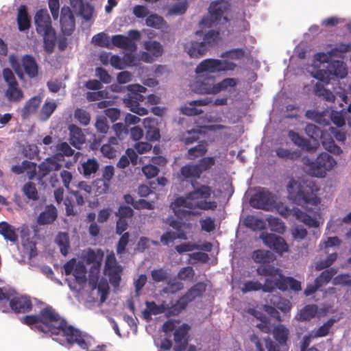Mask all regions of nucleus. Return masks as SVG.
<instances>
[{"label": "nucleus", "mask_w": 351, "mask_h": 351, "mask_svg": "<svg viewBox=\"0 0 351 351\" xmlns=\"http://www.w3.org/2000/svg\"><path fill=\"white\" fill-rule=\"evenodd\" d=\"M27 326L35 328L49 336L62 335L69 346L77 345L80 349L88 350L90 343L88 334L68 324L54 308L48 306L42 309L38 315H27L21 319Z\"/></svg>", "instance_id": "obj_1"}, {"label": "nucleus", "mask_w": 351, "mask_h": 351, "mask_svg": "<svg viewBox=\"0 0 351 351\" xmlns=\"http://www.w3.org/2000/svg\"><path fill=\"white\" fill-rule=\"evenodd\" d=\"M289 197L296 204L303 206H317L320 199L317 195L319 188L313 180H303L298 182L295 180L289 181L287 185Z\"/></svg>", "instance_id": "obj_2"}, {"label": "nucleus", "mask_w": 351, "mask_h": 351, "mask_svg": "<svg viewBox=\"0 0 351 351\" xmlns=\"http://www.w3.org/2000/svg\"><path fill=\"white\" fill-rule=\"evenodd\" d=\"M187 197V193L185 197H178L171 203L170 208L173 210L174 215L180 219L189 220L190 216H197L200 213L195 210L199 208L204 210H215L217 206V202L215 201H198L195 204L192 202Z\"/></svg>", "instance_id": "obj_3"}, {"label": "nucleus", "mask_w": 351, "mask_h": 351, "mask_svg": "<svg viewBox=\"0 0 351 351\" xmlns=\"http://www.w3.org/2000/svg\"><path fill=\"white\" fill-rule=\"evenodd\" d=\"M128 36L122 34H116L112 36V45L118 48L128 51L123 56V61L124 68L126 66H134L137 65V58L134 54L138 49L135 41H138L141 38V34L138 30L131 29L128 31Z\"/></svg>", "instance_id": "obj_4"}, {"label": "nucleus", "mask_w": 351, "mask_h": 351, "mask_svg": "<svg viewBox=\"0 0 351 351\" xmlns=\"http://www.w3.org/2000/svg\"><path fill=\"white\" fill-rule=\"evenodd\" d=\"M195 93L203 95H213L211 97H205L202 99L193 100L189 102L190 106H182L180 112L186 116H195L200 114L203 110L195 107V106H206L213 104L214 106H223L227 104V97L215 98V95L222 89H193Z\"/></svg>", "instance_id": "obj_5"}, {"label": "nucleus", "mask_w": 351, "mask_h": 351, "mask_svg": "<svg viewBox=\"0 0 351 351\" xmlns=\"http://www.w3.org/2000/svg\"><path fill=\"white\" fill-rule=\"evenodd\" d=\"M9 62L20 80L24 79V73L27 74L30 78H34L38 75V64L35 58L31 55L26 54L22 57V65L14 55L10 56Z\"/></svg>", "instance_id": "obj_6"}, {"label": "nucleus", "mask_w": 351, "mask_h": 351, "mask_svg": "<svg viewBox=\"0 0 351 351\" xmlns=\"http://www.w3.org/2000/svg\"><path fill=\"white\" fill-rule=\"evenodd\" d=\"M215 165L214 157H203L197 163L186 164L181 167L180 175L186 180H197L206 171Z\"/></svg>", "instance_id": "obj_7"}, {"label": "nucleus", "mask_w": 351, "mask_h": 351, "mask_svg": "<svg viewBox=\"0 0 351 351\" xmlns=\"http://www.w3.org/2000/svg\"><path fill=\"white\" fill-rule=\"evenodd\" d=\"M304 163L309 167L310 174L318 178L324 177L337 165L334 158L326 152L321 153L315 160L307 158Z\"/></svg>", "instance_id": "obj_8"}, {"label": "nucleus", "mask_w": 351, "mask_h": 351, "mask_svg": "<svg viewBox=\"0 0 351 351\" xmlns=\"http://www.w3.org/2000/svg\"><path fill=\"white\" fill-rule=\"evenodd\" d=\"M129 92L127 96L123 99V104L132 112L140 115H145L148 110L143 107L141 104L146 99L142 93H145L147 89H128Z\"/></svg>", "instance_id": "obj_9"}, {"label": "nucleus", "mask_w": 351, "mask_h": 351, "mask_svg": "<svg viewBox=\"0 0 351 351\" xmlns=\"http://www.w3.org/2000/svg\"><path fill=\"white\" fill-rule=\"evenodd\" d=\"M60 161L58 154L45 158L38 166V179L42 180L51 172L59 171L62 167Z\"/></svg>", "instance_id": "obj_10"}, {"label": "nucleus", "mask_w": 351, "mask_h": 351, "mask_svg": "<svg viewBox=\"0 0 351 351\" xmlns=\"http://www.w3.org/2000/svg\"><path fill=\"white\" fill-rule=\"evenodd\" d=\"M209 15L204 16L199 25L202 27H211L215 23L219 22L224 13V8L219 2H212L208 9Z\"/></svg>", "instance_id": "obj_11"}, {"label": "nucleus", "mask_w": 351, "mask_h": 351, "mask_svg": "<svg viewBox=\"0 0 351 351\" xmlns=\"http://www.w3.org/2000/svg\"><path fill=\"white\" fill-rule=\"evenodd\" d=\"M274 202V197L269 191L263 189L256 192L250 199L253 208L268 210Z\"/></svg>", "instance_id": "obj_12"}, {"label": "nucleus", "mask_w": 351, "mask_h": 351, "mask_svg": "<svg viewBox=\"0 0 351 351\" xmlns=\"http://www.w3.org/2000/svg\"><path fill=\"white\" fill-rule=\"evenodd\" d=\"M61 31L64 36H70L75 27V17L69 7H62L60 14Z\"/></svg>", "instance_id": "obj_13"}, {"label": "nucleus", "mask_w": 351, "mask_h": 351, "mask_svg": "<svg viewBox=\"0 0 351 351\" xmlns=\"http://www.w3.org/2000/svg\"><path fill=\"white\" fill-rule=\"evenodd\" d=\"M9 306L11 310L16 313H26L32 311L33 304L27 295H14L11 299Z\"/></svg>", "instance_id": "obj_14"}, {"label": "nucleus", "mask_w": 351, "mask_h": 351, "mask_svg": "<svg viewBox=\"0 0 351 351\" xmlns=\"http://www.w3.org/2000/svg\"><path fill=\"white\" fill-rule=\"evenodd\" d=\"M34 23L36 31L38 34H41L42 32L47 31V29L53 27L51 18L47 9H40L36 12Z\"/></svg>", "instance_id": "obj_15"}, {"label": "nucleus", "mask_w": 351, "mask_h": 351, "mask_svg": "<svg viewBox=\"0 0 351 351\" xmlns=\"http://www.w3.org/2000/svg\"><path fill=\"white\" fill-rule=\"evenodd\" d=\"M288 137L294 145L307 152H315L319 147L318 142L313 145L309 140L291 130L288 132Z\"/></svg>", "instance_id": "obj_16"}, {"label": "nucleus", "mask_w": 351, "mask_h": 351, "mask_svg": "<svg viewBox=\"0 0 351 351\" xmlns=\"http://www.w3.org/2000/svg\"><path fill=\"white\" fill-rule=\"evenodd\" d=\"M195 71L197 74V77L199 80L204 77L207 81V77H208L207 73L210 74L217 73L215 58H207L203 60L197 65ZM210 76V75H209V77Z\"/></svg>", "instance_id": "obj_17"}, {"label": "nucleus", "mask_w": 351, "mask_h": 351, "mask_svg": "<svg viewBox=\"0 0 351 351\" xmlns=\"http://www.w3.org/2000/svg\"><path fill=\"white\" fill-rule=\"evenodd\" d=\"M42 102V97L39 95L34 96L26 101L21 110V117L23 119L29 118L35 113Z\"/></svg>", "instance_id": "obj_18"}, {"label": "nucleus", "mask_w": 351, "mask_h": 351, "mask_svg": "<svg viewBox=\"0 0 351 351\" xmlns=\"http://www.w3.org/2000/svg\"><path fill=\"white\" fill-rule=\"evenodd\" d=\"M69 142L76 149H80L85 143L86 137L81 128L75 125H71L69 127Z\"/></svg>", "instance_id": "obj_19"}, {"label": "nucleus", "mask_w": 351, "mask_h": 351, "mask_svg": "<svg viewBox=\"0 0 351 351\" xmlns=\"http://www.w3.org/2000/svg\"><path fill=\"white\" fill-rule=\"evenodd\" d=\"M193 186L194 189L187 193V197L191 200L204 199V201H206V199H208L213 193L212 188L205 184L195 187L193 184Z\"/></svg>", "instance_id": "obj_20"}, {"label": "nucleus", "mask_w": 351, "mask_h": 351, "mask_svg": "<svg viewBox=\"0 0 351 351\" xmlns=\"http://www.w3.org/2000/svg\"><path fill=\"white\" fill-rule=\"evenodd\" d=\"M186 327V324H183L174 332L173 336L176 345L173 349L175 351H182L186 348L187 341L185 339L188 332Z\"/></svg>", "instance_id": "obj_21"}, {"label": "nucleus", "mask_w": 351, "mask_h": 351, "mask_svg": "<svg viewBox=\"0 0 351 351\" xmlns=\"http://www.w3.org/2000/svg\"><path fill=\"white\" fill-rule=\"evenodd\" d=\"M16 21L19 31L24 32L29 29L31 26V19L28 14L26 5H20L18 10Z\"/></svg>", "instance_id": "obj_22"}, {"label": "nucleus", "mask_w": 351, "mask_h": 351, "mask_svg": "<svg viewBox=\"0 0 351 351\" xmlns=\"http://www.w3.org/2000/svg\"><path fill=\"white\" fill-rule=\"evenodd\" d=\"M206 289V285L203 282H199L193 285L182 297L189 304L197 298L201 297Z\"/></svg>", "instance_id": "obj_23"}, {"label": "nucleus", "mask_w": 351, "mask_h": 351, "mask_svg": "<svg viewBox=\"0 0 351 351\" xmlns=\"http://www.w3.org/2000/svg\"><path fill=\"white\" fill-rule=\"evenodd\" d=\"M0 234L8 241L14 244L18 243V234L15 228L6 221L0 222Z\"/></svg>", "instance_id": "obj_24"}, {"label": "nucleus", "mask_w": 351, "mask_h": 351, "mask_svg": "<svg viewBox=\"0 0 351 351\" xmlns=\"http://www.w3.org/2000/svg\"><path fill=\"white\" fill-rule=\"evenodd\" d=\"M184 49L190 57L194 58H199L208 51L204 45L198 41H192L189 44H186Z\"/></svg>", "instance_id": "obj_25"}, {"label": "nucleus", "mask_w": 351, "mask_h": 351, "mask_svg": "<svg viewBox=\"0 0 351 351\" xmlns=\"http://www.w3.org/2000/svg\"><path fill=\"white\" fill-rule=\"evenodd\" d=\"M57 210L53 205L47 206L38 217V223L45 225L53 223L57 218Z\"/></svg>", "instance_id": "obj_26"}, {"label": "nucleus", "mask_w": 351, "mask_h": 351, "mask_svg": "<svg viewBox=\"0 0 351 351\" xmlns=\"http://www.w3.org/2000/svg\"><path fill=\"white\" fill-rule=\"evenodd\" d=\"M220 40L219 32L217 30L210 29L204 34L201 43L208 51L216 47Z\"/></svg>", "instance_id": "obj_27"}, {"label": "nucleus", "mask_w": 351, "mask_h": 351, "mask_svg": "<svg viewBox=\"0 0 351 351\" xmlns=\"http://www.w3.org/2000/svg\"><path fill=\"white\" fill-rule=\"evenodd\" d=\"M104 255V254L101 249L95 250L89 248L84 255V259L86 264H94L97 267H100Z\"/></svg>", "instance_id": "obj_28"}, {"label": "nucleus", "mask_w": 351, "mask_h": 351, "mask_svg": "<svg viewBox=\"0 0 351 351\" xmlns=\"http://www.w3.org/2000/svg\"><path fill=\"white\" fill-rule=\"evenodd\" d=\"M40 34H42L43 36L45 50L48 53L53 52L57 40L55 29L52 27L47 29V31L42 32Z\"/></svg>", "instance_id": "obj_29"}, {"label": "nucleus", "mask_w": 351, "mask_h": 351, "mask_svg": "<svg viewBox=\"0 0 351 351\" xmlns=\"http://www.w3.org/2000/svg\"><path fill=\"white\" fill-rule=\"evenodd\" d=\"M99 164L95 158H88L82 163L80 173L86 178L95 174L99 169Z\"/></svg>", "instance_id": "obj_30"}, {"label": "nucleus", "mask_w": 351, "mask_h": 351, "mask_svg": "<svg viewBox=\"0 0 351 351\" xmlns=\"http://www.w3.org/2000/svg\"><path fill=\"white\" fill-rule=\"evenodd\" d=\"M275 152L276 156L284 160L295 161L302 156V153L299 150H290L282 147H277Z\"/></svg>", "instance_id": "obj_31"}, {"label": "nucleus", "mask_w": 351, "mask_h": 351, "mask_svg": "<svg viewBox=\"0 0 351 351\" xmlns=\"http://www.w3.org/2000/svg\"><path fill=\"white\" fill-rule=\"evenodd\" d=\"M252 258L253 261L259 264H269L274 260V254L267 250H256L252 252Z\"/></svg>", "instance_id": "obj_32"}, {"label": "nucleus", "mask_w": 351, "mask_h": 351, "mask_svg": "<svg viewBox=\"0 0 351 351\" xmlns=\"http://www.w3.org/2000/svg\"><path fill=\"white\" fill-rule=\"evenodd\" d=\"M269 302L271 304L285 313H289L292 307V304L288 299L278 295H272L269 298Z\"/></svg>", "instance_id": "obj_33"}, {"label": "nucleus", "mask_w": 351, "mask_h": 351, "mask_svg": "<svg viewBox=\"0 0 351 351\" xmlns=\"http://www.w3.org/2000/svg\"><path fill=\"white\" fill-rule=\"evenodd\" d=\"M215 77L210 76L207 77V82H203L204 88H234L237 86V80L234 78H226L217 84H215Z\"/></svg>", "instance_id": "obj_34"}, {"label": "nucleus", "mask_w": 351, "mask_h": 351, "mask_svg": "<svg viewBox=\"0 0 351 351\" xmlns=\"http://www.w3.org/2000/svg\"><path fill=\"white\" fill-rule=\"evenodd\" d=\"M293 216H295L298 220L304 223L306 226L313 228L319 226V222L316 219L303 212L300 208H293Z\"/></svg>", "instance_id": "obj_35"}, {"label": "nucleus", "mask_w": 351, "mask_h": 351, "mask_svg": "<svg viewBox=\"0 0 351 351\" xmlns=\"http://www.w3.org/2000/svg\"><path fill=\"white\" fill-rule=\"evenodd\" d=\"M206 152L207 143L205 141H201L196 146L188 150L186 158L189 160H195L199 157L203 156Z\"/></svg>", "instance_id": "obj_36"}, {"label": "nucleus", "mask_w": 351, "mask_h": 351, "mask_svg": "<svg viewBox=\"0 0 351 351\" xmlns=\"http://www.w3.org/2000/svg\"><path fill=\"white\" fill-rule=\"evenodd\" d=\"M188 303L182 296L175 303H167V310L165 313L169 316L178 315L182 310L185 308Z\"/></svg>", "instance_id": "obj_37"}, {"label": "nucleus", "mask_w": 351, "mask_h": 351, "mask_svg": "<svg viewBox=\"0 0 351 351\" xmlns=\"http://www.w3.org/2000/svg\"><path fill=\"white\" fill-rule=\"evenodd\" d=\"M321 140L324 148L328 152L335 155H339L342 152L341 147L335 144L330 134L326 133Z\"/></svg>", "instance_id": "obj_38"}, {"label": "nucleus", "mask_w": 351, "mask_h": 351, "mask_svg": "<svg viewBox=\"0 0 351 351\" xmlns=\"http://www.w3.org/2000/svg\"><path fill=\"white\" fill-rule=\"evenodd\" d=\"M317 313V306L315 304H308L302 308L297 319L299 321H308L314 318Z\"/></svg>", "instance_id": "obj_39"}, {"label": "nucleus", "mask_w": 351, "mask_h": 351, "mask_svg": "<svg viewBox=\"0 0 351 351\" xmlns=\"http://www.w3.org/2000/svg\"><path fill=\"white\" fill-rule=\"evenodd\" d=\"M201 131L197 129L188 130L182 132L180 136V141L186 145H189L197 141L199 138Z\"/></svg>", "instance_id": "obj_40"}, {"label": "nucleus", "mask_w": 351, "mask_h": 351, "mask_svg": "<svg viewBox=\"0 0 351 351\" xmlns=\"http://www.w3.org/2000/svg\"><path fill=\"white\" fill-rule=\"evenodd\" d=\"M243 223L246 227L253 230H262L265 226L264 221L254 215H247L245 218Z\"/></svg>", "instance_id": "obj_41"}, {"label": "nucleus", "mask_w": 351, "mask_h": 351, "mask_svg": "<svg viewBox=\"0 0 351 351\" xmlns=\"http://www.w3.org/2000/svg\"><path fill=\"white\" fill-rule=\"evenodd\" d=\"M337 267H330L323 271L316 278V282L321 287L328 284L337 273Z\"/></svg>", "instance_id": "obj_42"}, {"label": "nucleus", "mask_w": 351, "mask_h": 351, "mask_svg": "<svg viewBox=\"0 0 351 351\" xmlns=\"http://www.w3.org/2000/svg\"><path fill=\"white\" fill-rule=\"evenodd\" d=\"M144 48L149 52L152 56L158 58L162 56L163 52L162 46L156 40H147L144 42Z\"/></svg>", "instance_id": "obj_43"}, {"label": "nucleus", "mask_w": 351, "mask_h": 351, "mask_svg": "<svg viewBox=\"0 0 351 351\" xmlns=\"http://www.w3.org/2000/svg\"><path fill=\"white\" fill-rule=\"evenodd\" d=\"M245 56V51L243 48H234L222 52L220 55L221 58H226L234 60H239Z\"/></svg>", "instance_id": "obj_44"}, {"label": "nucleus", "mask_w": 351, "mask_h": 351, "mask_svg": "<svg viewBox=\"0 0 351 351\" xmlns=\"http://www.w3.org/2000/svg\"><path fill=\"white\" fill-rule=\"evenodd\" d=\"M217 73L232 71L237 67V64L227 59H216L215 58Z\"/></svg>", "instance_id": "obj_45"}, {"label": "nucleus", "mask_w": 351, "mask_h": 351, "mask_svg": "<svg viewBox=\"0 0 351 351\" xmlns=\"http://www.w3.org/2000/svg\"><path fill=\"white\" fill-rule=\"evenodd\" d=\"M304 132L308 136L316 141L319 138L322 139L326 134L319 127L312 123L306 124Z\"/></svg>", "instance_id": "obj_46"}, {"label": "nucleus", "mask_w": 351, "mask_h": 351, "mask_svg": "<svg viewBox=\"0 0 351 351\" xmlns=\"http://www.w3.org/2000/svg\"><path fill=\"white\" fill-rule=\"evenodd\" d=\"M86 268L82 262H78L74 269L73 275L79 285H83L86 282Z\"/></svg>", "instance_id": "obj_47"}, {"label": "nucleus", "mask_w": 351, "mask_h": 351, "mask_svg": "<svg viewBox=\"0 0 351 351\" xmlns=\"http://www.w3.org/2000/svg\"><path fill=\"white\" fill-rule=\"evenodd\" d=\"M184 289V284L176 278L167 280V285L162 289L164 293H176Z\"/></svg>", "instance_id": "obj_48"}, {"label": "nucleus", "mask_w": 351, "mask_h": 351, "mask_svg": "<svg viewBox=\"0 0 351 351\" xmlns=\"http://www.w3.org/2000/svg\"><path fill=\"white\" fill-rule=\"evenodd\" d=\"M92 43L97 46L112 49L114 46L112 42H110L109 37L104 32L99 33L92 38Z\"/></svg>", "instance_id": "obj_49"}, {"label": "nucleus", "mask_w": 351, "mask_h": 351, "mask_svg": "<svg viewBox=\"0 0 351 351\" xmlns=\"http://www.w3.org/2000/svg\"><path fill=\"white\" fill-rule=\"evenodd\" d=\"M289 334V329L282 325L276 326L273 332L275 339L280 344H284L287 342Z\"/></svg>", "instance_id": "obj_50"}, {"label": "nucleus", "mask_w": 351, "mask_h": 351, "mask_svg": "<svg viewBox=\"0 0 351 351\" xmlns=\"http://www.w3.org/2000/svg\"><path fill=\"white\" fill-rule=\"evenodd\" d=\"M57 108L54 101H46L40 111V118L42 121H47Z\"/></svg>", "instance_id": "obj_51"}, {"label": "nucleus", "mask_w": 351, "mask_h": 351, "mask_svg": "<svg viewBox=\"0 0 351 351\" xmlns=\"http://www.w3.org/2000/svg\"><path fill=\"white\" fill-rule=\"evenodd\" d=\"M266 265H267L258 266L257 267L256 272L259 276L276 277L277 275L280 274V269L276 268L268 264Z\"/></svg>", "instance_id": "obj_52"}, {"label": "nucleus", "mask_w": 351, "mask_h": 351, "mask_svg": "<svg viewBox=\"0 0 351 351\" xmlns=\"http://www.w3.org/2000/svg\"><path fill=\"white\" fill-rule=\"evenodd\" d=\"M335 322L336 320L335 319L330 318L316 330H313L311 332L316 338L326 337L329 333L330 328Z\"/></svg>", "instance_id": "obj_53"}, {"label": "nucleus", "mask_w": 351, "mask_h": 351, "mask_svg": "<svg viewBox=\"0 0 351 351\" xmlns=\"http://www.w3.org/2000/svg\"><path fill=\"white\" fill-rule=\"evenodd\" d=\"M152 120L146 119L144 121V126L146 129V138L147 140L151 141H157L160 138V132L158 128L155 126L147 125V123H151Z\"/></svg>", "instance_id": "obj_54"}, {"label": "nucleus", "mask_w": 351, "mask_h": 351, "mask_svg": "<svg viewBox=\"0 0 351 351\" xmlns=\"http://www.w3.org/2000/svg\"><path fill=\"white\" fill-rule=\"evenodd\" d=\"M22 191L29 199L35 201L38 199V194L36 185L32 182L25 183L22 188Z\"/></svg>", "instance_id": "obj_55"}, {"label": "nucleus", "mask_w": 351, "mask_h": 351, "mask_svg": "<svg viewBox=\"0 0 351 351\" xmlns=\"http://www.w3.org/2000/svg\"><path fill=\"white\" fill-rule=\"evenodd\" d=\"M195 274L193 268L191 266H186L180 269L176 278L180 280L191 282L193 280Z\"/></svg>", "instance_id": "obj_56"}, {"label": "nucleus", "mask_w": 351, "mask_h": 351, "mask_svg": "<svg viewBox=\"0 0 351 351\" xmlns=\"http://www.w3.org/2000/svg\"><path fill=\"white\" fill-rule=\"evenodd\" d=\"M241 291L243 293L262 291V283L257 280H247L243 282Z\"/></svg>", "instance_id": "obj_57"}, {"label": "nucleus", "mask_w": 351, "mask_h": 351, "mask_svg": "<svg viewBox=\"0 0 351 351\" xmlns=\"http://www.w3.org/2000/svg\"><path fill=\"white\" fill-rule=\"evenodd\" d=\"M151 276L155 282H166L169 278V274L166 269L160 267L153 269Z\"/></svg>", "instance_id": "obj_58"}, {"label": "nucleus", "mask_w": 351, "mask_h": 351, "mask_svg": "<svg viewBox=\"0 0 351 351\" xmlns=\"http://www.w3.org/2000/svg\"><path fill=\"white\" fill-rule=\"evenodd\" d=\"M268 224L271 230L273 232L282 234L286 230L285 223L278 217L269 218Z\"/></svg>", "instance_id": "obj_59"}, {"label": "nucleus", "mask_w": 351, "mask_h": 351, "mask_svg": "<svg viewBox=\"0 0 351 351\" xmlns=\"http://www.w3.org/2000/svg\"><path fill=\"white\" fill-rule=\"evenodd\" d=\"M75 119L82 125H88L90 121V115L88 112L82 108H77L74 112Z\"/></svg>", "instance_id": "obj_60"}, {"label": "nucleus", "mask_w": 351, "mask_h": 351, "mask_svg": "<svg viewBox=\"0 0 351 351\" xmlns=\"http://www.w3.org/2000/svg\"><path fill=\"white\" fill-rule=\"evenodd\" d=\"M146 307L149 308V311L152 313V315H156L158 314H161L165 313L167 310V302L162 301V302L160 305H157L155 302H149L147 301L145 302Z\"/></svg>", "instance_id": "obj_61"}, {"label": "nucleus", "mask_w": 351, "mask_h": 351, "mask_svg": "<svg viewBox=\"0 0 351 351\" xmlns=\"http://www.w3.org/2000/svg\"><path fill=\"white\" fill-rule=\"evenodd\" d=\"M337 257V253H332L328 256L324 260H320L315 263V269L320 271L330 267L336 261Z\"/></svg>", "instance_id": "obj_62"}, {"label": "nucleus", "mask_w": 351, "mask_h": 351, "mask_svg": "<svg viewBox=\"0 0 351 351\" xmlns=\"http://www.w3.org/2000/svg\"><path fill=\"white\" fill-rule=\"evenodd\" d=\"M121 271V267L106 270V274L108 276L109 281L114 287L119 286Z\"/></svg>", "instance_id": "obj_63"}, {"label": "nucleus", "mask_w": 351, "mask_h": 351, "mask_svg": "<svg viewBox=\"0 0 351 351\" xmlns=\"http://www.w3.org/2000/svg\"><path fill=\"white\" fill-rule=\"evenodd\" d=\"M145 23L149 27L160 29L163 26L165 21L162 16L157 14H151L146 19Z\"/></svg>", "instance_id": "obj_64"}]
</instances>
